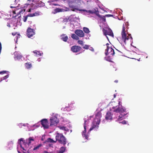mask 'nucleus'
Listing matches in <instances>:
<instances>
[{
  "mask_svg": "<svg viewBox=\"0 0 153 153\" xmlns=\"http://www.w3.org/2000/svg\"><path fill=\"white\" fill-rule=\"evenodd\" d=\"M118 103L117 105L112 107V109L113 111L121 114L126 112V109L125 108L122 106L120 99L118 100Z\"/></svg>",
  "mask_w": 153,
  "mask_h": 153,
  "instance_id": "f257e3e1",
  "label": "nucleus"
},
{
  "mask_svg": "<svg viewBox=\"0 0 153 153\" xmlns=\"http://www.w3.org/2000/svg\"><path fill=\"white\" fill-rule=\"evenodd\" d=\"M127 29L128 28L125 27V25L123 24V28L121 35L122 36V40L124 42L125 44H126V40H128L130 39H132V38L131 36L129 37L128 36H126V32L127 31Z\"/></svg>",
  "mask_w": 153,
  "mask_h": 153,
  "instance_id": "f03ea898",
  "label": "nucleus"
},
{
  "mask_svg": "<svg viewBox=\"0 0 153 153\" xmlns=\"http://www.w3.org/2000/svg\"><path fill=\"white\" fill-rule=\"evenodd\" d=\"M55 137L56 141L64 145L66 144V139L62 134L57 133Z\"/></svg>",
  "mask_w": 153,
  "mask_h": 153,
  "instance_id": "7ed1b4c3",
  "label": "nucleus"
},
{
  "mask_svg": "<svg viewBox=\"0 0 153 153\" xmlns=\"http://www.w3.org/2000/svg\"><path fill=\"white\" fill-rule=\"evenodd\" d=\"M107 46V48L105 50V54L106 56L109 55V56H113L114 54V50L111 47H109L108 46L109 44L107 43L106 44Z\"/></svg>",
  "mask_w": 153,
  "mask_h": 153,
  "instance_id": "20e7f679",
  "label": "nucleus"
},
{
  "mask_svg": "<svg viewBox=\"0 0 153 153\" xmlns=\"http://www.w3.org/2000/svg\"><path fill=\"white\" fill-rule=\"evenodd\" d=\"M18 143L22 149L24 150H25L24 149V147H26L27 146H28L29 144H28L27 140H24L23 138H21L19 140Z\"/></svg>",
  "mask_w": 153,
  "mask_h": 153,
  "instance_id": "39448f33",
  "label": "nucleus"
},
{
  "mask_svg": "<svg viewBox=\"0 0 153 153\" xmlns=\"http://www.w3.org/2000/svg\"><path fill=\"white\" fill-rule=\"evenodd\" d=\"M67 2L69 7L72 9V10L74 11L75 10H77L76 8V0H68Z\"/></svg>",
  "mask_w": 153,
  "mask_h": 153,
  "instance_id": "423d86ee",
  "label": "nucleus"
},
{
  "mask_svg": "<svg viewBox=\"0 0 153 153\" xmlns=\"http://www.w3.org/2000/svg\"><path fill=\"white\" fill-rule=\"evenodd\" d=\"M19 9H17L14 8V10H10V11H12L13 13V17H16L17 16H18L19 14L21 13H23L25 11V10L24 9H20L19 11Z\"/></svg>",
  "mask_w": 153,
  "mask_h": 153,
  "instance_id": "0eeeda50",
  "label": "nucleus"
},
{
  "mask_svg": "<svg viewBox=\"0 0 153 153\" xmlns=\"http://www.w3.org/2000/svg\"><path fill=\"white\" fill-rule=\"evenodd\" d=\"M59 122V119L56 117H52L50 119V126H56Z\"/></svg>",
  "mask_w": 153,
  "mask_h": 153,
  "instance_id": "6e6552de",
  "label": "nucleus"
},
{
  "mask_svg": "<svg viewBox=\"0 0 153 153\" xmlns=\"http://www.w3.org/2000/svg\"><path fill=\"white\" fill-rule=\"evenodd\" d=\"M100 123V120L97 119H95L93 122V125L90 128L89 131H90L92 130L94 128L96 127H98V125Z\"/></svg>",
  "mask_w": 153,
  "mask_h": 153,
  "instance_id": "1a4fd4ad",
  "label": "nucleus"
},
{
  "mask_svg": "<svg viewBox=\"0 0 153 153\" xmlns=\"http://www.w3.org/2000/svg\"><path fill=\"white\" fill-rule=\"evenodd\" d=\"M102 31L104 35L106 36L107 35L114 37V35L113 33L110 28H108L107 30H106L104 28L102 29Z\"/></svg>",
  "mask_w": 153,
  "mask_h": 153,
  "instance_id": "9d476101",
  "label": "nucleus"
},
{
  "mask_svg": "<svg viewBox=\"0 0 153 153\" xmlns=\"http://www.w3.org/2000/svg\"><path fill=\"white\" fill-rule=\"evenodd\" d=\"M41 124L44 129H47L49 128V123L47 119H43L40 121Z\"/></svg>",
  "mask_w": 153,
  "mask_h": 153,
  "instance_id": "9b49d317",
  "label": "nucleus"
},
{
  "mask_svg": "<svg viewBox=\"0 0 153 153\" xmlns=\"http://www.w3.org/2000/svg\"><path fill=\"white\" fill-rule=\"evenodd\" d=\"M84 12H86L87 13H89L91 14H95L97 16L99 13L98 9L97 7H95L92 10H82Z\"/></svg>",
  "mask_w": 153,
  "mask_h": 153,
  "instance_id": "f8f14e48",
  "label": "nucleus"
},
{
  "mask_svg": "<svg viewBox=\"0 0 153 153\" xmlns=\"http://www.w3.org/2000/svg\"><path fill=\"white\" fill-rule=\"evenodd\" d=\"M27 35L29 38L32 37L35 34L34 30L30 27L28 28L27 30Z\"/></svg>",
  "mask_w": 153,
  "mask_h": 153,
  "instance_id": "ddd939ff",
  "label": "nucleus"
},
{
  "mask_svg": "<svg viewBox=\"0 0 153 153\" xmlns=\"http://www.w3.org/2000/svg\"><path fill=\"white\" fill-rule=\"evenodd\" d=\"M81 47L76 45H74L71 48V50L73 52L76 53L79 51L81 49Z\"/></svg>",
  "mask_w": 153,
  "mask_h": 153,
  "instance_id": "4468645a",
  "label": "nucleus"
},
{
  "mask_svg": "<svg viewBox=\"0 0 153 153\" xmlns=\"http://www.w3.org/2000/svg\"><path fill=\"white\" fill-rule=\"evenodd\" d=\"M87 121L86 120L85 121L84 125V130L83 131L82 135V136L83 137H85V139H86L87 140H88V135L87 134H86V122Z\"/></svg>",
  "mask_w": 153,
  "mask_h": 153,
  "instance_id": "2eb2a0df",
  "label": "nucleus"
},
{
  "mask_svg": "<svg viewBox=\"0 0 153 153\" xmlns=\"http://www.w3.org/2000/svg\"><path fill=\"white\" fill-rule=\"evenodd\" d=\"M75 33L78 36L82 37L84 36V34L83 31L81 30H76L75 31Z\"/></svg>",
  "mask_w": 153,
  "mask_h": 153,
  "instance_id": "dca6fc26",
  "label": "nucleus"
},
{
  "mask_svg": "<svg viewBox=\"0 0 153 153\" xmlns=\"http://www.w3.org/2000/svg\"><path fill=\"white\" fill-rule=\"evenodd\" d=\"M14 57L16 60H19L23 57L22 56L17 52L14 53Z\"/></svg>",
  "mask_w": 153,
  "mask_h": 153,
  "instance_id": "f3484780",
  "label": "nucleus"
},
{
  "mask_svg": "<svg viewBox=\"0 0 153 153\" xmlns=\"http://www.w3.org/2000/svg\"><path fill=\"white\" fill-rule=\"evenodd\" d=\"M20 1V0H14V1L15 2L14 4H11V6H10V8H16V7H17L16 6V5L18 2Z\"/></svg>",
  "mask_w": 153,
  "mask_h": 153,
  "instance_id": "a211bd4d",
  "label": "nucleus"
},
{
  "mask_svg": "<svg viewBox=\"0 0 153 153\" xmlns=\"http://www.w3.org/2000/svg\"><path fill=\"white\" fill-rule=\"evenodd\" d=\"M112 114L111 113L108 111L107 112L105 118L106 120H111L112 119Z\"/></svg>",
  "mask_w": 153,
  "mask_h": 153,
  "instance_id": "6ab92c4d",
  "label": "nucleus"
},
{
  "mask_svg": "<svg viewBox=\"0 0 153 153\" xmlns=\"http://www.w3.org/2000/svg\"><path fill=\"white\" fill-rule=\"evenodd\" d=\"M25 65L26 68L28 69L32 67V64L30 62L26 63L25 64Z\"/></svg>",
  "mask_w": 153,
  "mask_h": 153,
  "instance_id": "aec40b11",
  "label": "nucleus"
},
{
  "mask_svg": "<svg viewBox=\"0 0 153 153\" xmlns=\"http://www.w3.org/2000/svg\"><path fill=\"white\" fill-rule=\"evenodd\" d=\"M62 37L61 39L64 42H67L68 39V37L65 35V34H63L61 36Z\"/></svg>",
  "mask_w": 153,
  "mask_h": 153,
  "instance_id": "412c9836",
  "label": "nucleus"
},
{
  "mask_svg": "<svg viewBox=\"0 0 153 153\" xmlns=\"http://www.w3.org/2000/svg\"><path fill=\"white\" fill-rule=\"evenodd\" d=\"M66 150V148L65 147H62L59 151L57 152L56 153H63Z\"/></svg>",
  "mask_w": 153,
  "mask_h": 153,
  "instance_id": "4be33fe9",
  "label": "nucleus"
},
{
  "mask_svg": "<svg viewBox=\"0 0 153 153\" xmlns=\"http://www.w3.org/2000/svg\"><path fill=\"white\" fill-rule=\"evenodd\" d=\"M33 52L36 55V56H41L43 54L42 53H41L39 51L36 50L34 51Z\"/></svg>",
  "mask_w": 153,
  "mask_h": 153,
  "instance_id": "5701e85b",
  "label": "nucleus"
},
{
  "mask_svg": "<svg viewBox=\"0 0 153 153\" xmlns=\"http://www.w3.org/2000/svg\"><path fill=\"white\" fill-rule=\"evenodd\" d=\"M120 115L118 117V120H121L123 119V117L124 116H125L126 115V112H124L123 113H120Z\"/></svg>",
  "mask_w": 153,
  "mask_h": 153,
  "instance_id": "b1692460",
  "label": "nucleus"
},
{
  "mask_svg": "<svg viewBox=\"0 0 153 153\" xmlns=\"http://www.w3.org/2000/svg\"><path fill=\"white\" fill-rule=\"evenodd\" d=\"M97 16L99 17V18H100L101 19V20L103 21H104V22H105V21H106V19H105V16H101V15H100L99 14V13L97 15Z\"/></svg>",
  "mask_w": 153,
  "mask_h": 153,
  "instance_id": "393cba45",
  "label": "nucleus"
},
{
  "mask_svg": "<svg viewBox=\"0 0 153 153\" xmlns=\"http://www.w3.org/2000/svg\"><path fill=\"white\" fill-rule=\"evenodd\" d=\"M42 146V144H39L38 145L35 146L33 149V150L35 151V150H37L40 147Z\"/></svg>",
  "mask_w": 153,
  "mask_h": 153,
  "instance_id": "a878e982",
  "label": "nucleus"
},
{
  "mask_svg": "<svg viewBox=\"0 0 153 153\" xmlns=\"http://www.w3.org/2000/svg\"><path fill=\"white\" fill-rule=\"evenodd\" d=\"M71 38L73 39L78 40L79 38L78 37L74 34H72L71 36Z\"/></svg>",
  "mask_w": 153,
  "mask_h": 153,
  "instance_id": "bb28decb",
  "label": "nucleus"
},
{
  "mask_svg": "<svg viewBox=\"0 0 153 153\" xmlns=\"http://www.w3.org/2000/svg\"><path fill=\"white\" fill-rule=\"evenodd\" d=\"M46 141L48 142L55 143L56 142V141H54L51 138H48L47 139Z\"/></svg>",
  "mask_w": 153,
  "mask_h": 153,
  "instance_id": "cd10ccee",
  "label": "nucleus"
},
{
  "mask_svg": "<svg viewBox=\"0 0 153 153\" xmlns=\"http://www.w3.org/2000/svg\"><path fill=\"white\" fill-rule=\"evenodd\" d=\"M83 30L85 33H88L90 32V31L88 28L86 27H84L83 28Z\"/></svg>",
  "mask_w": 153,
  "mask_h": 153,
  "instance_id": "c85d7f7f",
  "label": "nucleus"
},
{
  "mask_svg": "<svg viewBox=\"0 0 153 153\" xmlns=\"http://www.w3.org/2000/svg\"><path fill=\"white\" fill-rule=\"evenodd\" d=\"M34 14V16H38L40 15V12L39 11H37L35 12V13H33Z\"/></svg>",
  "mask_w": 153,
  "mask_h": 153,
  "instance_id": "c756f323",
  "label": "nucleus"
},
{
  "mask_svg": "<svg viewBox=\"0 0 153 153\" xmlns=\"http://www.w3.org/2000/svg\"><path fill=\"white\" fill-rule=\"evenodd\" d=\"M28 141V144H30L31 143V141H34V139H33L32 137H30L27 140Z\"/></svg>",
  "mask_w": 153,
  "mask_h": 153,
  "instance_id": "7c9ffc66",
  "label": "nucleus"
},
{
  "mask_svg": "<svg viewBox=\"0 0 153 153\" xmlns=\"http://www.w3.org/2000/svg\"><path fill=\"white\" fill-rule=\"evenodd\" d=\"M55 10L56 13H58L62 12V10L59 8H56L55 9Z\"/></svg>",
  "mask_w": 153,
  "mask_h": 153,
  "instance_id": "2f4dec72",
  "label": "nucleus"
},
{
  "mask_svg": "<svg viewBox=\"0 0 153 153\" xmlns=\"http://www.w3.org/2000/svg\"><path fill=\"white\" fill-rule=\"evenodd\" d=\"M58 127L60 129L66 130V127L64 126H58Z\"/></svg>",
  "mask_w": 153,
  "mask_h": 153,
  "instance_id": "473e14b6",
  "label": "nucleus"
},
{
  "mask_svg": "<svg viewBox=\"0 0 153 153\" xmlns=\"http://www.w3.org/2000/svg\"><path fill=\"white\" fill-rule=\"evenodd\" d=\"M83 48L86 49H88L89 48V46L88 45H85L83 47Z\"/></svg>",
  "mask_w": 153,
  "mask_h": 153,
  "instance_id": "72a5a7b5",
  "label": "nucleus"
},
{
  "mask_svg": "<svg viewBox=\"0 0 153 153\" xmlns=\"http://www.w3.org/2000/svg\"><path fill=\"white\" fill-rule=\"evenodd\" d=\"M28 16L27 15L26 16H24V18H23V20L24 22H25L27 20Z\"/></svg>",
  "mask_w": 153,
  "mask_h": 153,
  "instance_id": "f704fd0d",
  "label": "nucleus"
},
{
  "mask_svg": "<svg viewBox=\"0 0 153 153\" xmlns=\"http://www.w3.org/2000/svg\"><path fill=\"white\" fill-rule=\"evenodd\" d=\"M28 17H32L34 16V14L33 13H29L28 15H27Z\"/></svg>",
  "mask_w": 153,
  "mask_h": 153,
  "instance_id": "c9c22d12",
  "label": "nucleus"
},
{
  "mask_svg": "<svg viewBox=\"0 0 153 153\" xmlns=\"http://www.w3.org/2000/svg\"><path fill=\"white\" fill-rule=\"evenodd\" d=\"M128 23L126 22L125 23V26L126 28H128Z\"/></svg>",
  "mask_w": 153,
  "mask_h": 153,
  "instance_id": "e433bc0d",
  "label": "nucleus"
},
{
  "mask_svg": "<svg viewBox=\"0 0 153 153\" xmlns=\"http://www.w3.org/2000/svg\"><path fill=\"white\" fill-rule=\"evenodd\" d=\"M105 17H113V15L111 14H106L105 15Z\"/></svg>",
  "mask_w": 153,
  "mask_h": 153,
  "instance_id": "4c0bfd02",
  "label": "nucleus"
},
{
  "mask_svg": "<svg viewBox=\"0 0 153 153\" xmlns=\"http://www.w3.org/2000/svg\"><path fill=\"white\" fill-rule=\"evenodd\" d=\"M68 18H64L63 19V21L64 22H68Z\"/></svg>",
  "mask_w": 153,
  "mask_h": 153,
  "instance_id": "58836bf2",
  "label": "nucleus"
},
{
  "mask_svg": "<svg viewBox=\"0 0 153 153\" xmlns=\"http://www.w3.org/2000/svg\"><path fill=\"white\" fill-rule=\"evenodd\" d=\"M9 77V75H7L3 77V80Z\"/></svg>",
  "mask_w": 153,
  "mask_h": 153,
  "instance_id": "ea45409f",
  "label": "nucleus"
},
{
  "mask_svg": "<svg viewBox=\"0 0 153 153\" xmlns=\"http://www.w3.org/2000/svg\"><path fill=\"white\" fill-rule=\"evenodd\" d=\"M78 42L79 44H80L81 45H83V41L82 40H79L78 41Z\"/></svg>",
  "mask_w": 153,
  "mask_h": 153,
  "instance_id": "a19ab883",
  "label": "nucleus"
},
{
  "mask_svg": "<svg viewBox=\"0 0 153 153\" xmlns=\"http://www.w3.org/2000/svg\"><path fill=\"white\" fill-rule=\"evenodd\" d=\"M7 71H2L0 72V74H3L6 73Z\"/></svg>",
  "mask_w": 153,
  "mask_h": 153,
  "instance_id": "79ce46f5",
  "label": "nucleus"
},
{
  "mask_svg": "<svg viewBox=\"0 0 153 153\" xmlns=\"http://www.w3.org/2000/svg\"><path fill=\"white\" fill-rule=\"evenodd\" d=\"M126 121L125 120H123L122 121V123L123 124H125L126 123Z\"/></svg>",
  "mask_w": 153,
  "mask_h": 153,
  "instance_id": "37998d69",
  "label": "nucleus"
},
{
  "mask_svg": "<svg viewBox=\"0 0 153 153\" xmlns=\"http://www.w3.org/2000/svg\"><path fill=\"white\" fill-rule=\"evenodd\" d=\"M89 49L92 51H94V49L92 47H90Z\"/></svg>",
  "mask_w": 153,
  "mask_h": 153,
  "instance_id": "c03bdc74",
  "label": "nucleus"
},
{
  "mask_svg": "<svg viewBox=\"0 0 153 153\" xmlns=\"http://www.w3.org/2000/svg\"><path fill=\"white\" fill-rule=\"evenodd\" d=\"M43 153H53V152H48L47 151H45Z\"/></svg>",
  "mask_w": 153,
  "mask_h": 153,
  "instance_id": "a18cd8bd",
  "label": "nucleus"
},
{
  "mask_svg": "<svg viewBox=\"0 0 153 153\" xmlns=\"http://www.w3.org/2000/svg\"><path fill=\"white\" fill-rule=\"evenodd\" d=\"M33 10V8H30L28 9V12H31V10Z\"/></svg>",
  "mask_w": 153,
  "mask_h": 153,
  "instance_id": "49530a36",
  "label": "nucleus"
},
{
  "mask_svg": "<svg viewBox=\"0 0 153 153\" xmlns=\"http://www.w3.org/2000/svg\"><path fill=\"white\" fill-rule=\"evenodd\" d=\"M12 34L13 36H15L16 35H18V34H16V33H15L14 34L13 33H12Z\"/></svg>",
  "mask_w": 153,
  "mask_h": 153,
  "instance_id": "de8ad7c7",
  "label": "nucleus"
},
{
  "mask_svg": "<svg viewBox=\"0 0 153 153\" xmlns=\"http://www.w3.org/2000/svg\"><path fill=\"white\" fill-rule=\"evenodd\" d=\"M14 0H13L12 1V2H11V4H14Z\"/></svg>",
  "mask_w": 153,
  "mask_h": 153,
  "instance_id": "09e8293b",
  "label": "nucleus"
},
{
  "mask_svg": "<svg viewBox=\"0 0 153 153\" xmlns=\"http://www.w3.org/2000/svg\"><path fill=\"white\" fill-rule=\"evenodd\" d=\"M114 82H115L117 83L118 82V80H115L114 81Z\"/></svg>",
  "mask_w": 153,
  "mask_h": 153,
  "instance_id": "8fccbe9b",
  "label": "nucleus"
},
{
  "mask_svg": "<svg viewBox=\"0 0 153 153\" xmlns=\"http://www.w3.org/2000/svg\"><path fill=\"white\" fill-rule=\"evenodd\" d=\"M34 0H28L27 1H31L32 2H33Z\"/></svg>",
  "mask_w": 153,
  "mask_h": 153,
  "instance_id": "3c124183",
  "label": "nucleus"
},
{
  "mask_svg": "<svg viewBox=\"0 0 153 153\" xmlns=\"http://www.w3.org/2000/svg\"><path fill=\"white\" fill-rule=\"evenodd\" d=\"M22 123H20V124H19V126H22Z\"/></svg>",
  "mask_w": 153,
  "mask_h": 153,
  "instance_id": "603ef678",
  "label": "nucleus"
},
{
  "mask_svg": "<svg viewBox=\"0 0 153 153\" xmlns=\"http://www.w3.org/2000/svg\"><path fill=\"white\" fill-rule=\"evenodd\" d=\"M7 25L8 27H10V24L8 23H7Z\"/></svg>",
  "mask_w": 153,
  "mask_h": 153,
  "instance_id": "864d4df0",
  "label": "nucleus"
},
{
  "mask_svg": "<svg viewBox=\"0 0 153 153\" xmlns=\"http://www.w3.org/2000/svg\"><path fill=\"white\" fill-rule=\"evenodd\" d=\"M28 56H29V55H27L26 56V57H27Z\"/></svg>",
  "mask_w": 153,
  "mask_h": 153,
  "instance_id": "5fc2aeb1",
  "label": "nucleus"
},
{
  "mask_svg": "<svg viewBox=\"0 0 153 153\" xmlns=\"http://www.w3.org/2000/svg\"><path fill=\"white\" fill-rule=\"evenodd\" d=\"M128 35L130 36H131V34H129Z\"/></svg>",
  "mask_w": 153,
  "mask_h": 153,
  "instance_id": "6e6d98bb",
  "label": "nucleus"
},
{
  "mask_svg": "<svg viewBox=\"0 0 153 153\" xmlns=\"http://www.w3.org/2000/svg\"><path fill=\"white\" fill-rule=\"evenodd\" d=\"M67 9H68V10H67V11L69 10V8H68Z\"/></svg>",
  "mask_w": 153,
  "mask_h": 153,
  "instance_id": "4d7b16f0",
  "label": "nucleus"
},
{
  "mask_svg": "<svg viewBox=\"0 0 153 153\" xmlns=\"http://www.w3.org/2000/svg\"><path fill=\"white\" fill-rule=\"evenodd\" d=\"M115 97V94H114V97Z\"/></svg>",
  "mask_w": 153,
  "mask_h": 153,
  "instance_id": "13d9d810",
  "label": "nucleus"
},
{
  "mask_svg": "<svg viewBox=\"0 0 153 153\" xmlns=\"http://www.w3.org/2000/svg\"><path fill=\"white\" fill-rule=\"evenodd\" d=\"M18 152H19V153H20V152H19L18 151Z\"/></svg>",
  "mask_w": 153,
  "mask_h": 153,
  "instance_id": "bf43d9fd",
  "label": "nucleus"
},
{
  "mask_svg": "<svg viewBox=\"0 0 153 153\" xmlns=\"http://www.w3.org/2000/svg\"><path fill=\"white\" fill-rule=\"evenodd\" d=\"M18 152H19V153H20V152H19L18 151Z\"/></svg>",
  "mask_w": 153,
  "mask_h": 153,
  "instance_id": "052dcab7",
  "label": "nucleus"
},
{
  "mask_svg": "<svg viewBox=\"0 0 153 153\" xmlns=\"http://www.w3.org/2000/svg\"><path fill=\"white\" fill-rule=\"evenodd\" d=\"M6 19H9V18H8V19H7V18H6Z\"/></svg>",
  "mask_w": 153,
  "mask_h": 153,
  "instance_id": "680f3d73",
  "label": "nucleus"
},
{
  "mask_svg": "<svg viewBox=\"0 0 153 153\" xmlns=\"http://www.w3.org/2000/svg\"><path fill=\"white\" fill-rule=\"evenodd\" d=\"M37 8V7L36 6V8Z\"/></svg>",
  "mask_w": 153,
  "mask_h": 153,
  "instance_id": "e2e57ef3",
  "label": "nucleus"
},
{
  "mask_svg": "<svg viewBox=\"0 0 153 153\" xmlns=\"http://www.w3.org/2000/svg\"><path fill=\"white\" fill-rule=\"evenodd\" d=\"M55 5H56V4H54Z\"/></svg>",
  "mask_w": 153,
  "mask_h": 153,
  "instance_id": "0e129e2a",
  "label": "nucleus"
},
{
  "mask_svg": "<svg viewBox=\"0 0 153 153\" xmlns=\"http://www.w3.org/2000/svg\"><path fill=\"white\" fill-rule=\"evenodd\" d=\"M23 153H25V152H23Z\"/></svg>",
  "mask_w": 153,
  "mask_h": 153,
  "instance_id": "69168bd1",
  "label": "nucleus"
}]
</instances>
